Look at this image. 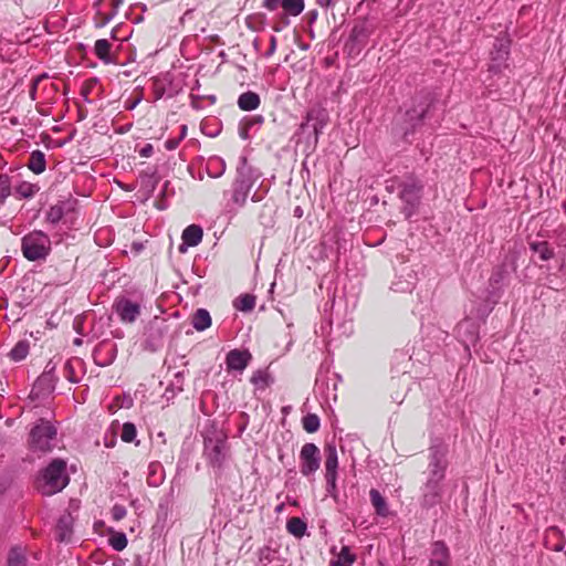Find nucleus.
<instances>
[{
  "mask_svg": "<svg viewBox=\"0 0 566 566\" xmlns=\"http://www.w3.org/2000/svg\"><path fill=\"white\" fill-rule=\"evenodd\" d=\"M263 8L269 11H275L282 8L287 15L297 17L305 8L304 0H263Z\"/></svg>",
  "mask_w": 566,
  "mask_h": 566,
  "instance_id": "obj_8",
  "label": "nucleus"
},
{
  "mask_svg": "<svg viewBox=\"0 0 566 566\" xmlns=\"http://www.w3.org/2000/svg\"><path fill=\"white\" fill-rule=\"evenodd\" d=\"M319 418L314 413H308L303 418V428L305 431L313 433L319 428Z\"/></svg>",
  "mask_w": 566,
  "mask_h": 566,
  "instance_id": "obj_29",
  "label": "nucleus"
},
{
  "mask_svg": "<svg viewBox=\"0 0 566 566\" xmlns=\"http://www.w3.org/2000/svg\"><path fill=\"white\" fill-rule=\"evenodd\" d=\"M328 119L329 117L326 109L313 108L307 113L306 123H303L301 127L305 128L310 123H312L315 140H317L319 135L323 133V129L326 127Z\"/></svg>",
  "mask_w": 566,
  "mask_h": 566,
  "instance_id": "obj_13",
  "label": "nucleus"
},
{
  "mask_svg": "<svg viewBox=\"0 0 566 566\" xmlns=\"http://www.w3.org/2000/svg\"><path fill=\"white\" fill-rule=\"evenodd\" d=\"M355 562V555L346 546L331 560V566H350Z\"/></svg>",
  "mask_w": 566,
  "mask_h": 566,
  "instance_id": "obj_23",
  "label": "nucleus"
},
{
  "mask_svg": "<svg viewBox=\"0 0 566 566\" xmlns=\"http://www.w3.org/2000/svg\"><path fill=\"white\" fill-rule=\"evenodd\" d=\"M429 566H450L449 549L442 542H436L432 545Z\"/></svg>",
  "mask_w": 566,
  "mask_h": 566,
  "instance_id": "obj_15",
  "label": "nucleus"
},
{
  "mask_svg": "<svg viewBox=\"0 0 566 566\" xmlns=\"http://www.w3.org/2000/svg\"><path fill=\"white\" fill-rule=\"evenodd\" d=\"M286 528L292 535L302 537L306 532V524L300 517H292L287 521Z\"/></svg>",
  "mask_w": 566,
  "mask_h": 566,
  "instance_id": "obj_26",
  "label": "nucleus"
},
{
  "mask_svg": "<svg viewBox=\"0 0 566 566\" xmlns=\"http://www.w3.org/2000/svg\"><path fill=\"white\" fill-rule=\"evenodd\" d=\"M9 566H27V558L23 551L19 547L12 548L8 556Z\"/></svg>",
  "mask_w": 566,
  "mask_h": 566,
  "instance_id": "obj_27",
  "label": "nucleus"
},
{
  "mask_svg": "<svg viewBox=\"0 0 566 566\" xmlns=\"http://www.w3.org/2000/svg\"><path fill=\"white\" fill-rule=\"evenodd\" d=\"M252 188L251 179L242 171H239L237 179L232 185L231 203L237 208H241L247 202L248 196Z\"/></svg>",
  "mask_w": 566,
  "mask_h": 566,
  "instance_id": "obj_7",
  "label": "nucleus"
},
{
  "mask_svg": "<svg viewBox=\"0 0 566 566\" xmlns=\"http://www.w3.org/2000/svg\"><path fill=\"white\" fill-rule=\"evenodd\" d=\"M186 132H187V127H186V126H182V127H181V134H180V136H179V138H178L179 140H181L182 138H185V136H186Z\"/></svg>",
  "mask_w": 566,
  "mask_h": 566,
  "instance_id": "obj_43",
  "label": "nucleus"
},
{
  "mask_svg": "<svg viewBox=\"0 0 566 566\" xmlns=\"http://www.w3.org/2000/svg\"><path fill=\"white\" fill-rule=\"evenodd\" d=\"M255 306V297L250 294L241 295L235 301V307L240 311L248 312Z\"/></svg>",
  "mask_w": 566,
  "mask_h": 566,
  "instance_id": "obj_28",
  "label": "nucleus"
},
{
  "mask_svg": "<svg viewBox=\"0 0 566 566\" xmlns=\"http://www.w3.org/2000/svg\"><path fill=\"white\" fill-rule=\"evenodd\" d=\"M21 251L29 261L44 260L51 251L50 237L40 230H34L22 238Z\"/></svg>",
  "mask_w": 566,
  "mask_h": 566,
  "instance_id": "obj_3",
  "label": "nucleus"
},
{
  "mask_svg": "<svg viewBox=\"0 0 566 566\" xmlns=\"http://www.w3.org/2000/svg\"><path fill=\"white\" fill-rule=\"evenodd\" d=\"M56 429L46 420L40 419L31 429L29 444L33 451L48 452L53 447Z\"/></svg>",
  "mask_w": 566,
  "mask_h": 566,
  "instance_id": "obj_4",
  "label": "nucleus"
},
{
  "mask_svg": "<svg viewBox=\"0 0 566 566\" xmlns=\"http://www.w3.org/2000/svg\"><path fill=\"white\" fill-rule=\"evenodd\" d=\"M192 326L196 331L202 332L211 326V316L205 308H199L192 316Z\"/></svg>",
  "mask_w": 566,
  "mask_h": 566,
  "instance_id": "obj_18",
  "label": "nucleus"
},
{
  "mask_svg": "<svg viewBox=\"0 0 566 566\" xmlns=\"http://www.w3.org/2000/svg\"><path fill=\"white\" fill-rule=\"evenodd\" d=\"M113 3L115 7H117L123 3V0H113Z\"/></svg>",
  "mask_w": 566,
  "mask_h": 566,
  "instance_id": "obj_44",
  "label": "nucleus"
},
{
  "mask_svg": "<svg viewBox=\"0 0 566 566\" xmlns=\"http://www.w3.org/2000/svg\"><path fill=\"white\" fill-rule=\"evenodd\" d=\"M265 379H266V375L261 370L255 371L251 377V381L255 385L265 382Z\"/></svg>",
  "mask_w": 566,
  "mask_h": 566,
  "instance_id": "obj_36",
  "label": "nucleus"
},
{
  "mask_svg": "<svg viewBox=\"0 0 566 566\" xmlns=\"http://www.w3.org/2000/svg\"><path fill=\"white\" fill-rule=\"evenodd\" d=\"M391 289L396 292H407L410 290V284H407L406 286H400L399 283H394Z\"/></svg>",
  "mask_w": 566,
  "mask_h": 566,
  "instance_id": "obj_40",
  "label": "nucleus"
},
{
  "mask_svg": "<svg viewBox=\"0 0 566 566\" xmlns=\"http://www.w3.org/2000/svg\"><path fill=\"white\" fill-rule=\"evenodd\" d=\"M127 538L124 533H116L109 538V545L117 552L123 551L127 546Z\"/></svg>",
  "mask_w": 566,
  "mask_h": 566,
  "instance_id": "obj_31",
  "label": "nucleus"
},
{
  "mask_svg": "<svg viewBox=\"0 0 566 566\" xmlns=\"http://www.w3.org/2000/svg\"><path fill=\"white\" fill-rule=\"evenodd\" d=\"M318 4L322 7H329L333 0H317Z\"/></svg>",
  "mask_w": 566,
  "mask_h": 566,
  "instance_id": "obj_42",
  "label": "nucleus"
},
{
  "mask_svg": "<svg viewBox=\"0 0 566 566\" xmlns=\"http://www.w3.org/2000/svg\"><path fill=\"white\" fill-rule=\"evenodd\" d=\"M151 151H153V146L148 144V145H146V146L142 149L140 154H142V156H144V157H148V156H150Z\"/></svg>",
  "mask_w": 566,
  "mask_h": 566,
  "instance_id": "obj_41",
  "label": "nucleus"
},
{
  "mask_svg": "<svg viewBox=\"0 0 566 566\" xmlns=\"http://www.w3.org/2000/svg\"><path fill=\"white\" fill-rule=\"evenodd\" d=\"M28 167L34 174H42L45 170V156L41 150H34L30 155Z\"/></svg>",
  "mask_w": 566,
  "mask_h": 566,
  "instance_id": "obj_20",
  "label": "nucleus"
},
{
  "mask_svg": "<svg viewBox=\"0 0 566 566\" xmlns=\"http://www.w3.org/2000/svg\"><path fill=\"white\" fill-rule=\"evenodd\" d=\"M532 250L538 254L542 261H548L554 256V250L547 242H537L531 244Z\"/></svg>",
  "mask_w": 566,
  "mask_h": 566,
  "instance_id": "obj_25",
  "label": "nucleus"
},
{
  "mask_svg": "<svg viewBox=\"0 0 566 566\" xmlns=\"http://www.w3.org/2000/svg\"><path fill=\"white\" fill-rule=\"evenodd\" d=\"M241 136H242L243 138H247V132H242V133H241Z\"/></svg>",
  "mask_w": 566,
  "mask_h": 566,
  "instance_id": "obj_46",
  "label": "nucleus"
},
{
  "mask_svg": "<svg viewBox=\"0 0 566 566\" xmlns=\"http://www.w3.org/2000/svg\"><path fill=\"white\" fill-rule=\"evenodd\" d=\"M276 51V38L274 35H272L270 38V48L269 50L265 52V56L266 57H270L272 56Z\"/></svg>",
  "mask_w": 566,
  "mask_h": 566,
  "instance_id": "obj_37",
  "label": "nucleus"
},
{
  "mask_svg": "<svg viewBox=\"0 0 566 566\" xmlns=\"http://www.w3.org/2000/svg\"><path fill=\"white\" fill-rule=\"evenodd\" d=\"M421 185L415 180L406 181L401 186L400 198L407 203L406 216L410 217L420 199Z\"/></svg>",
  "mask_w": 566,
  "mask_h": 566,
  "instance_id": "obj_9",
  "label": "nucleus"
},
{
  "mask_svg": "<svg viewBox=\"0 0 566 566\" xmlns=\"http://www.w3.org/2000/svg\"><path fill=\"white\" fill-rule=\"evenodd\" d=\"M325 479L328 489H335L338 468V455L335 446L328 444L325 448Z\"/></svg>",
  "mask_w": 566,
  "mask_h": 566,
  "instance_id": "obj_11",
  "label": "nucleus"
},
{
  "mask_svg": "<svg viewBox=\"0 0 566 566\" xmlns=\"http://www.w3.org/2000/svg\"><path fill=\"white\" fill-rule=\"evenodd\" d=\"M458 332L460 336H465V340L468 342L473 343L476 340V327L474 323L469 319H464L458 325Z\"/></svg>",
  "mask_w": 566,
  "mask_h": 566,
  "instance_id": "obj_22",
  "label": "nucleus"
},
{
  "mask_svg": "<svg viewBox=\"0 0 566 566\" xmlns=\"http://www.w3.org/2000/svg\"><path fill=\"white\" fill-rule=\"evenodd\" d=\"M228 207H230V208H229V211H230V212H232V211H234V210L237 209V207H235L234 205H233V207H231V203H228Z\"/></svg>",
  "mask_w": 566,
  "mask_h": 566,
  "instance_id": "obj_45",
  "label": "nucleus"
},
{
  "mask_svg": "<svg viewBox=\"0 0 566 566\" xmlns=\"http://www.w3.org/2000/svg\"><path fill=\"white\" fill-rule=\"evenodd\" d=\"M73 530V517L70 513H64L56 524V537L60 542H65L71 538Z\"/></svg>",
  "mask_w": 566,
  "mask_h": 566,
  "instance_id": "obj_17",
  "label": "nucleus"
},
{
  "mask_svg": "<svg viewBox=\"0 0 566 566\" xmlns=\"http://www.w3.org/2000/svg\"><path fill=\"white\" fill-rule=\"evenodd\" d=\"M28 354V345L24 343L17 344L11 350L10 355L14 360L23 359Z\"/></svg>",
  "mask_w": 566,
  "mask_h": 566,
  "instance_id": "obj_32",
  "label": "nucleus"
},
{
  "mask_svg": "<svg viewBox=\"0 0 566 566\" xmlns=\"http://www.w3.org/2000/svg\"><path fill=\"white\" fill-rule=\"evenodd\" d=\"M18 191L21 193V196L23 197H31L33 193H34V189H33V186L30 185V184H22L19 188H18Z\"/></svg>",
  "mask_w": 566,
  "mask_h": 566,
  "instance_id": "obj_35",
  "label": "nucleus"
},
{
  "mask_svg": "<svg viewBox=\"0 0 566 566\" xmlns=\"http://www.w3.org/2000/svg\"><path fill=\"white\" fill-rule=\"evenodd\" d=\"M202 229L197 224L188 226L182 232V243L179 245V252L185 253L189 247L198 245L202 240Z\"/></svg>",
  "mask_w": 566,
  "mask_h": 566,
  "instance_id": "obj_14",
  "label": "nucleus"
},
{
  "mask_svg": "<svg viewBox=\"0 0 566 566\" xmlns=\"http://www.w3.org/2000/svg\"><path fill=\"white\" fill-rule=\"evenodd\" d=\"M369 495L377 514L384 517L387 516L389 514V510L382 495L375 489L370 490Z\"/></svg>",
  "mask_w": 566,
  "mask_h": 566,
  "instance_id": "obj_21",
  "label": "nucleus"
},
{
  "mask_svg": "<svg viewBox=\"0 0 566 566\" xmlns=\"http://www.w3.org/2000/svg\"><path fill=\"white\" fill-rule=\"evenodd\" d=\"M301 473L310 476L316 472L321 464L319 450L314 443H305L300 453Z\"/></svg>",
  "mask_w": 566,
  "mask_h": 566,
  "instance_id": "obj_6",
  "label": "nucleus"
},
{
  "mask_svg": "<svg viewBox=\"0 0 566 566\" xmlns=\"http://www.w3.org/2000/svg\"><path fill=\"white\" fill-rule=\"evenodd\" d=\"M206 452L213 465H221L226 458V446L221 441H209L206 443Z\"/></svg>",
  "mask_w": 566,
  "mask_h": 566,
  "instance_id": "obj_16",
  "label": "nucleus"
},
{
  "mask_svg": "<svg viewBox=\"0 0 566 566\" xmlns=\"http://www.w3.org/2000/svg\"><path fill=\"white\" fill-rule=\"evenodd\" d=\"M111 513H112V517L115 521H120L126 516L127 511L123 505L116 504L113 506Z\"/></svg>",
  "mask_w": 566,
  "mask_h": 566,
  "instance_id": "obj_33",
  "label": "nucleus"
},
{
  "mask_svg": "<svg viewBox=\"0 0 566 566\" xmlns=\"http://www.w3.org/2000/svg\"><path fill=\"white\" fill-rule=\"evenodd\" d=\"M179 142L180 140L178 138H170L166 140L165 146L168 150H174L178 147Z\"/></svg>",
  "mask_w": 566,
  "mask_h": 566,
  "instance_id": "obj_39",
  "label": "nucleus"
},
{
  "mask_svg": "<svg viewBox=\"0 0 566 566\" xmlns=\"http://www.w3.org/2000/svg\"><path fill=\"white\" fill-rule=\"evenodd\" d=\"M447 468V449L442 447L431 448L427 479L422 488L424 506L431 507L440 502L444 491L443 481Z\"/></svg>",
  "mask_w": 566,
  "mask_h": 566,
  "instance_id": "obj_1",
  "label": "nucleus"
},
{
  "mask_svg": "<svg viewBox=\"0 0 566 566\" xmlns=\"http://www.w3.org/2000/svg\"><path fill=\"white\" fill-rule=\"evenodd\" d=\"M510 40L505 36L496 38L493 50L491 51V62L489 72L500 74L507 67V59L510 54Z\"/></svg>",
  "mask_w": 566,
  "mask_h": 566,
  "instance_id": "obj_5",
  "label": "nucleus"
},
{
  "mask_svg": "<svg viewBox=\"0 0 566 566\" xmlns=\"http://www.w3.org/2000/svg\"><path fill=\"white\" fill-rule=\"evenodd\" d=\"M69 483L66 463L63 460H53L36 481V488L43 495H53L62 491Z\"/></svg>",
  "mask_w": 566,
  "mask_h": 566,
  "instance_id": "obj_2",
  "label": "nucleus"
},
{
  "mask_svg": "<svg viewBox=\"0 0 566 566\" xmlns=\"http://www.w3.org/2000/svg\"><path fill=\"white\" fill-rule=\"evenodd\" d=\"M10 195L9 180L4 176H0V198H7Z\"/></svg>",
  "mask_w": 566,
  "mask_h": 566,
  "instance_id": "obj_34",
  "label": "nucleus"
},
{
  "mask_svg": "<svg viewBox=\"0 0 566 566\" xmlns=\"http://www.w3.org/2000/svg\"><path fill=\"white\" fill-rule=\"evenodd\" d=\"M252 359L248 350L232 349L227 354L226 365L229 373H242Z\"/></svg>",
  "mask_w": 566,
  "mask_h": 566,
  "instance_id": "obj_12",
  "label": "nucleus"
},
{
  "mask_svg": "<svg viewBox=\"0 0 566 566\" xmlns=\"http://www.w3.org/2000/svg\"><path fill=\"white\" fill-rule=\"evenodd\" d=\"M238 105L242 111H254L260 105V97L254 92H245L239 96Z\"/></svg>",
  "mask_w": 566,
  "mask_h": 566,
  "instance_id": "obj_19",
  "label": "nucleus"
},
{
  "mask_svg": "<svg viewBox=\"0 0 566 566\" xmlns=\"http://www.w3.org/2000/svg\"><path fill=\"white\" fill-rule=\"evenodd\" d=\"M212 165H217V166H220V171L216 172L214 175H212L213 177H219L223 174L224 171V168H226V165L223 163V160L217 158V159H213L210 161V166Z\"/></svg>",
  "mask_w": 566,
  "mask_h": 566,
  "instance_id": "obj_38",
  "label": "nucleus"
},
{
  "mask_svg": "<svg viewBox=\"0 0 566 566\" xmlns=\"http://www.w3.org/2000/svg\"><path fill=\"white\" fill-rule=\"evenodd\" d=\"M137 430L134 423L125 422L122 427L120 439L124 442H133L136 438Z\"/></svg>",
  "mask_w": 566,
  "mask_h": 566,
  "instance_id": "obj_30",
  "label": "nucleus"
},
{
  "mask_svg": "<svg viewBox=\"0 0 566 566\" xmlns=\"http://www.w3.org/2000/svg\"><path fill=\"white\" fill-rule=\"evenodd\" d=\"M114 310L123 323H134L140 314L139 304L128 298L117 300Z\"/></svg>",
  "mask_w": 566,
  "mask_h": 566,
  "instance_id": "obj_10",
  "label": "nucleus"
},
{
  "mask_svg": "<svg viewBox=\"0 0 566 566\" xmlns=\"http://www.w3.org/2000/svg\"><path fill=\"white\" fill-rule=\"evenodd\" d=\"M95 54L104 62H111L109 51L111 43L106 39H99L95 42L94 46Z\"/></svg>",
  "mask_w": 566,
  "mask_h": 566,
  "instance_id": "obj_24",
  "label": "nucleus"
}]
</instances>
